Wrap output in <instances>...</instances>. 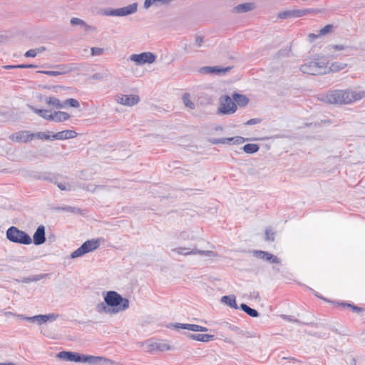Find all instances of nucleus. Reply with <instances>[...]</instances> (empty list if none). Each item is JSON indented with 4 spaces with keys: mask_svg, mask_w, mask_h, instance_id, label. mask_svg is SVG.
Segmentation results:
<instances>
[{
    "mask_svg": "<svg viewBox=\"0 0 365 365\" xmlns=\"http://www.w3.org/2000/svg\"><path fill=\"white\" fill-rule=\"evenodd\" d=\"M33 242L36 245H41L46 242L45 227L43 225L37 227L33 236Z\"/></svg>",
    "mask_w": 365,
    "mask_h": 365,
    "instance_id": "obj_14",
    "label": "nucleus"
},
{
    "mask_svg": "<svg viewBox=\"0 0 365 365\" xmlns=\"http://www.w3.org/2000/svg\"><path fill=\"white\" fill-rule=\"evenodd\" d=\"M250 298L257 299L259 298V294L258 292L253 291L250 294Z\"/></svg>",
    "mask_w": 365,
    "mask_h": 365,
    "instance_id": "obj_54",
    "label": "nucleus"
},
{
    "mask_svg": "<svg viewBox=\"0 0 365 365\" xmlns=\"http://www.w3.org/2000/svg\"><path fill=\"white\" fill-rule=\"evenodd\" d=\"M315 296L317 297L318 298H320V299H322L325 301H327V299L324 297H322L321 295H319V294H318L317 292L314 293Z\"/></svg>",
    "mask_w": 365,
    "mask_h": 365,
    "instance_id": "obj_60",
    "label": "nucleus"
},
{
    "mask_svg": "<svg viewBox=\"0 0 365 365\" xmlns=\"http://www.w3.org/2000/svg\"><path fill=\"white\" fill-rule=\"evenodd\" d=\"M248 140H249L248 138H245L241 136H236V137H232V138H226L225 140L228 141V143L241 144V143H245V141H247Z\"/></svg>",
    "mask_w": 365,
    "mask_h": 365,
    "instance_id": "obj_31",
    "label": "nucleus"
},
{
    "mask_svg": "<svg viewBox=\"0 0 365 365\" xmlns=\"http://www.w3.org/2000/svg\"><path fill=\"white\" fill-rule=\"evenodd\" d=\"M204 42L203 38L202 36H197L195 38V45L197 47H201Z\"/></svg>",
    "mask_w": 365,
    "mask_h": 365,
    "instance_id": "obj_50",
    "label": "nucleus"
},
{
    "mask_svg": "<svg viewBox=\"0 0 365 365\" xmlns=\"http://www.w3.org/2000/svg\"><path fill=\"white\" fill-rule=\"evenodd\" d=\"M138 4L133 3L126 6L118 9V16H126L136 12Z\"/></svg>",
    "mask_w": 365,
    "mask_h": 365,
    "instance_id": "obj_17",
    "label": "nucleus"
},
{
    "mask_svg": "<svg viewBox=\"0 0 365 365\" xmlns=\"http://www.w3.org/2000/svg\"><path fill=\"white\" fill-rule=\"evenodd\" d=\"M259 149L257 144L248 143L243 146L242 150L245 153L248 154H253L257 153Z\"/></svg>",
    "mask_w": 365,
    "mask_h": 365,
    "instance_id": "obj_29",
    "label": "nucleus"
},
{
    "mask_svg": "<svg viewBox=\"0 0 365 365\" xmlns=\"http://www.w3.org/2000/svg\"><path fill=\"white\" fill-rule=\"evenodd\" d=\"M231 69L230 67L222 68L220 66H204L200 68V71L202 73H216V74H225L226 72Z\"/></svg>",
    "mask_w": 365,
    "mask_h": 365,
    "instance_id": "obj_15",
    "label": "nucleus"
},
{
    "mask_svg": "<svg viewBox=\"0 0 365 365\" xmlns=\"http://www.w3.org/2000/svg\"><path fill=\"white\" fill-rule=\"evenodd\" d=\"M96 311L98 313L113 314L112 309L105 301L96 304Z\"/></svg>",
    "mask_w": 365,
    "mask_h": 365,
    "instance_id": "obj_27",
    "label": "nucleus"
},
{
    "mask_svg": "<svg viewBox=\"0 0 365 365\" xmlns=\"http://www.w3.org/2000/svg\"><path fill=\"white\" fill-rule=\"evenodd\" d=\"M338 304L340 306H342V307H350L354 312H360L362 311V309L361 307H359L357 306H355V305L349 304V303L341 302V303H338Z\"/></svg>",
    "mask_w": 365,
    "mask_h": 365,
    "instance_id": "obj_40",
    "label": "nucleus"
},
{
    "mask_svg": "<svg viewBox=\"0 0 365 365\" xmlns=\"http://www.w3.org/2000/svg\"><path fill=\"white\" fill-rule=\"evenodd\" d=\"M281 318H282L283 319H284L287 322H294V323H297L299 324H307V323H303L301 321L293 318V317H292L290 315L282 314Z\"/></svg>",
    "mask_w": 365,
    "mask_h": 365,
    "instance_id": "obj_37",
    "label": "nucleus"
},
{
    "mask_svg": "<svg viewBox=\"0 0 365 365\" xmlns=\"http://www.w3.org/2000/svg\"><path fill=\"white\" fill-rule=\"evenodd\" d=\"M189 337L191 339L202 342H208L215 339L214 335L207 334H191Z\"/></svg>",
    "mask_w": 365,
    "mask_h": 365,
    "instance_id": "obj_20",
    "label": "nucleus"
},
{
    "mask_svg": "<svg viewBox=\"0 0 365 365\" xmlns=\"http://www.w3.org/2000/svg\"><path fill=\"white\" fill-rule=\"evenodd\" d=\"M208 329L207 327L200 326L198 327V331H207Z\"/></svg>",
    "mask_w": 365,
    "mask_h": 365,
    "instance_id": "obj_59",
    "label": "nucleus"
},
{
    "mask_svg": "<svg viewBox=\"0 0 365 365\" xmlns=\"http://www.w3.org/2000/svg\"><path fill=\"white\" fill-rule=\"evenodd\" d=\"M58 187L61 190H71V186L66 183L60 182L58 184Z\"/></svg>",
    "mask_w": 365,
    "mask_h": 365,
    "instance_id": "obj_49",
    "label": "nucleus"
},
{
    "mask_svg": "<svg viewBox=\"0 0 365 365\" xmlns=\"http://www.w3.org/2000/svg\"><path fill=\"white\" fill-rule=\"evenodd\" d=\"M185 51L186 52H188V51H187V46H185Z\"/></svg>",
    "mask_w": 365,
    "mask_h": 365,
    "instance_id": "obj_63",
    "label": "nucleus"
},
{
    "mask_svg": "<svg viewBox=\"0 0 365 365\" xmlns=\"http://www.w3.org/2000/svg\"><path fill=\"white\" fill-rule=\"evenodd\" d=\"M102 14L107 16H118V9H106Z\"/></svg>",
    "mask_w": 365,
    "mask_h": 365,
    "instance_id": "obj_38",
    "label": "nucleus"
},
{
    "mask_svg": "<svg viewBox=\"0 0 365 365\" xmlns=\"http://www.w3.org/2000/svg\"><path fill=\"white\" fill-rule=\"evenodd\" d=\"M6 238L12 242L22 245H30L32 242L31 237L24 231L14 226L10 227L6 231Z\"/></svg>",
    "mask_w": 365,
    "mask_h": 365,
    "instance_id": "obj_5",
    "label": "nucleus"
},
{
    "mask_svg": "<svg viewBox=\"0 0 365 365\" xmlns=\"http://www.w3.org/2000/svg\"><path fill=\"white\" fill-rule=\"evenodd\" d=\"M260 123V120L259 119H258V118H252V119H250L249 120H247L245 124L251 125H255V124H257V123Z\"/></svg>",
    "mask_w": 365,
    "mask_h": 365,
    "instance_id": "obj_52",
    "label": "nucleus"
},
{
    "mask_svg": "<svg viewBox=\"0 0 365 365\" xmlns=\"http://www.w3.org/2000/svg\"><path fill=\"white\" fill-rule=\"evenodd\" d=\"M303 73L309 75H322L327 73V63L325 61H311L300 66Z\"/></svg>",
    "mask_w": 365,
    "mask_h": 365,
    "instance_id": "obj_4",
    "label": "nucleus"
},
{
    "mask_svg": "<svg viewBox=\"0 0 365 365\" xmlns=\"http://www.w3.org/2000/svg\"><path fill=\"white\" fill-rule=\"evenodd\" d=\"M34 138H36L40 140H51V136L50 135V131L46 132H38L36 133H33Z\"/></svg>",
    "mask_w": 365,
    "mask_h": 365,
    "instance_id": "obj_33",
    "label": "nucleus"
},
{
    "mask_svg": "<svg viewBox=\"0 0 365 365\" xmlns=\"http://www.w3.org/2000/svg\"><path fill=\"white\" fill-rule=\"evenodd\" d=\"M70 115L63 111H55L52 113L51 121L54 122H63L69 119Z\"/></svg>",
    "mask_w": 365,
    "mask_h": 365,
    "instance_id": "obj_21",
    "label": "nucleus"
},
{
    "mask_svg": "<svg viewBox=\"0 0 365 365\" xmlns=\"http://www.w3.org/2000/svg\"><path fill=\"white\" fill-rule=\"evenodd\" d=\"M230 329L233 331H235V332H240V329L236 326H234V325H230L229 327Z\"/></svg>",
    "mask_w": 365,
    "mask_h": 365,
    "instance_id": "obj_56",
    "label": "nucleus"
},
{
    "mask_svg": "<svg viewBox=\"0 0 365 365\" xmlns=\"http://www.w3.org/2000/svg\"><path fill=\"white\" fill-rule=\"evenodd\" d=\"M29 108H31V110L32 111H34L36 114L38 115L39 116H41L42 115L43 111L44 110V109H38L31 106H30Z\"/></svg>",
    "mask_w": 365,
    "mask_h": 365,
    "instance_id": "obj_53",
    "label": "nucleus"
},
{
    "mask_svg": "<svg viewBox=\"0 0 365 365\" xmlns=\"http://www.w3.org/2000/svg\"><path fill=\"white\" fill-rule=\"evenodd\" d=\"M332 28H333L332 25H330V24L327 25L319 31V34L320 35L327 34L331 31Z\"/></svg>",
    "mask_w": 365,
    "mask_h": 365,
    "instance_id": "obj_44",
    "label": "nucleus"
},
{
    "mask_svg": "<svg viewBox=\"0 0 365 365\" xmlns=\"http://www.w3.org/2000/svg\"><path fill=\"white\" fill-rule=\"evenodd\" d=\"M37 55V51H35V49H30L29 51H27L24 56L26 57H31V58H34V57H36Z\"/></svg>",
    "mask_w": 365,
    "mask_h": 365,
    "instance_id": "obj_48",
    "label": "nucleus"
},
{
    "mask_svg": "<svg viewBox=\"0 0 365 365\" xmlns=\"http://www.w3.org/2000/svg\"><path fill=\"white\" fill-rule=\"evenodd\" d=\"M252 254L255 257L259 259H264V255H267V252L262 250H253Z\"/></svg>",
    "mask_w": 365,
    "mask_h": 365,
    "instance_id": "obj_43",
    "label": "nucleus"
},
{
    "mask_svg": "<svg viewBox=\"0 0 365 365\" xmlns=\"http://www.w3.org/2000/svg\"><path fill=\"white\" fill-rule=\"evenodd\" d=\"M346 66V63L341 62H334L332 63L329 67L327 66V73L329 71L331 72H337L341 70H343Z\"/></svg>",
    "mask_w": 365,
    "mask_h": 365,
    "instance_id": "obj_28",
    "label": "nucleus"
},
{
    "mask_svg": "<svg viewBox=\"0 0 365 365\" xmlns=\"http://www.w3.org/2000/svg\"><path fill=\"white\" fill-rule=\"evenodd\" d=\"M265 240L271 242L274 240V232L270 228L265 230Z\"/></svg>",
    "mask_w": 365,
    "mask_h": 365,
    "instance_id": "obj_39",
    "label": "nucleus"
},
{
    "mask_svg": "<svg viewBox=\"0 0 365 365\" xmlns=\"http://www.w3.org/2000/svg\"><path fill=\"white\" fill-rule=\"evenodd\" d=\"M46 104H48V106H51L55 108H64V104L63 103V102H61V101L56 98V97H53V96H50V97H47L45 100Z\"/></svg>",
    "mask_w": 365,
    "mask_h": 365,
    "instance_id": "obj_24",
    "label": "nucleus"
},
{
    "mask_svg": "<svg viewBox=\"0 0 365 365\" xmlns=\"http://www.w3.org/2000/svg\"><path fill=\"white\" fill-rule=\"evenodd\" d=\"M57 357L67 361L83 362L89 364H96L101 361H106L102 356L81 354L76 352L63 351L57 354Z\"/></svg>",
    "mask_w": 365,
    "mask_h": 365,
    "instance_id": "obj_3",
    "label": "nucleus"
},
{
    "mask_svg": "<svg viewBox=\"0 0 365 365\" xmlns=\"http://www.w3.org/2000/svg\"><path fill=\"white\" fill-rule=\"evenodd\" d=\"M51 116H52V113L50 110H46V109L43 110V113L41 115V118H43L46 120H51Z\"/></svg>",
    "mask_w": 365,
    "mask_h": 365,
    "instance_id": "obj_45",
    "label": "nucleus"
},
{
    "mask_svg": "<svg viewBox=\"0 0 365 365\" xmlns=\"http://www.w3.org/2000/svg\"><path fill=\"white\" fill-rule=\"evenodd\" d=\"M45 50H46V48L43 46L38 48H35V51H37V54L44 51Z\"/></svg>",
    "mask_w": 365,
    "mask_h": 365,
    "instance_id": "obj_57",
    "label": "nucleus"
},
{
    "mask_svg": "<svg viewBox=\"0 0 365 365\" xmlns=\"http://www.w3.org/2000/svg\"><path fill=\"white\" fill-rule=\"evenodd\" d=\"M56 71H41L39 73L46 74L50 76H57L67 73L69 70L63 65H57L55 66Z\"/></svg>",
    "mask_w": 365,
    "mask_h": 365,
    "instance_id": "obj_18",
    "label": "nucleus"
},
{
    "mask_svg": "<svg viewBox=\"0 0 365 365\" xmlns=\"http://www.w3.org/2000/svg\"><path fill=\"white\" fill-rule=\"evenodd\" d=\"M63 103L64 104V108L66 106H69L73 108H78L80 106L78 101L74 98H68L63 102Z\"/></svg>",
    "mask_w": 365,
    "mask_h": 365,
    "instance_id": "obj_36",
    "label": "nucleus"
},
{
    "mask_svg": "<svg viewBox=\"0 0 365 365\" xmlns=\"http://www.w3.org/2000/svg\"><path fill=\"white\" fill-rule=\"evenodd\" d=\"M140 98L136 95H119L116 97V101L122 105L132 106L136 105Z\"/></svg>",
    "mask_w": 365,
    "mask_h": 365,
    "instance_id": "obj_13",
    "label": "nucleus"
},
{
    "mask_svg": "<svg viewBox=\"0 0 365 365\" xmlns=\"http://www.w3.org/2000/svg\"><path fill=\"white\" fill-rule=\"evenodd\" d=\"M226 140V138H219V139H216L214 140V143H222V144H225V143H228V141L225 140Z\"/></svg>",
    "mask_w": 365,
    "mask_h": 365,
    "instance_id": "obj_55",
    "label": "nucleus"
},
{
    "mask_svg": "<svg viewBox=\"0 0 365 365\" xmlns=\"http://www.w3.org/2000/svg\"><path fill=\"white\" fill-rule=\"evenodd\" d=\"M155 349H158L160 351H165L166 349H168V345L165 344H160V343H153L150 344V350L153 351Z\"/></svg>",
    "mask_w": 365,
    "mask_h": 365,
    "instance_id": "obj_34",
    "label": "nucleus"
},
{
    "mask_svg": "<svg viewBox=\"0 0 365 365\" xmlns=\"http://www.w3.org/2000/svg\"><path fill=\"white\" fill-rule=\"evenodd\" d=\"M317 35H315V34H311L309 35V38H317Z\"/></svg>",
    "mask_w": 365,
    "mask_h": 365,
    "instance_id": "obj_61",
    "label": "nucleus"
},
{
    "mask_svg": "<svg viewBox=\"0 0 365 365\" xmlns=\"http://www.w3.org/2000/svg\"><path fill=\"white\" fill-rule=\"evenodd\" d=\"M103 188V186L101 185H93V184H89L88 185L86 189L88 190V191H91V192H95L96 190H98V189H102Z\"/></svg>",
    "mask_w": 365,
    "mask_h": 365,
    "instance_id": "obj_47",
    "label": "nucleus"
},
{
    "mask_svg": "<svg viewBox=\"0 0 365 365\" xmlns=\"http://www.w3.org/2000/svg\"><path fill=\"white\" fill-rule=\"evenodd\" d=\"M91 55L93 56H99L104 53V48L99 47H92L91 48Z\"/></svg>",
    "mask_w": 365,
    "mask_h": 365,
    "instance_id": "obj_41",
    "label": "nucleus"
},
{
    "mask_svg": "<svg viewBox=\"0 0 365 365\" xmlns=\"http://www.w3.org/2000/svg\"><path fill=\"white\" fill-rule=\"evenodd\" d=\"M36 66L33 64H19L16 65V68H36Z\"/></svg>",
    "mask_w": 365,
    "mask_h": 365,
    "instance_id": "obj_51",
    "label": "nucleus"
},
{
    "mask_svg": "<svg viewBox=\"0 0 365 365\" xmlns=\"http://www.w3.org/2000/svg\"><path fill=\"white\" fill-rule=\"evenodd\" d=\"M100 246L99 240H89L83 242L80 247L71 254L72 259L82 257L86 253L92 252Z\"/></svg>",
    "mask_w": 365,
    "mask_h": 365,
    "instance_id": "obj_6",
    "label": "nucleus"
},
{
    "mask_svg": "<svg viewBox=\"0 0 365 365\" xmlns=\"http://www.w3.org/2000/svg\"><path fill=\"white\" fill-rule=\"evenodd\" d=\"M4 68L5 69L17 68L16 65H6V66H4Z\"/></svg>",
    "mask_w": 365,
    "mask_h": 365,
    "instance_id": "obj_58",
    "label": "nucleus"
},
{
    "mask_svg": "<svg viewBox=\"0 0 365 365\" xmlns=\"http://www.w3.org/2000/svg\"><path fill=\"white\" fill-rule=\"evenodd\" d=\"M104 301L109 305L113 314L123 312L129 307V300L115 291L107 292Z\"/></svg>",
    "mask_w": 365,
    "mask_h": 365,
    "instance_id": "obj_2",
    "label": "nucleus"
},
{
    "mask_svg": "<svg viewBox=\"0 0 365 365\" xmlns=\"http://www.w3.org/2000/svg\"><path fill=\"white\" fill-rule=\"evenodd\" d=\"M20 319L36 322L38 325L46 323L48 321H55L58 318V315L55 314H39L33 317H26L25 315L19 314L17 316Z\"/></svg>",
    "mask_w": 365,
    "mask_h": 365,
    "instance_id": "obj_10",
    "label": "nucleus"
},
{
    "mask_svg": "<svg viewBox=\"0 0 365 365\" xmlns=\"http://www.w3.org/2000/svg\"><path fill=\"white\" fill-rule=\"evenodd\" d=\"M240 309L252 317H257L259 316V313L256 309L250 307L246 304H242Z\"/></svg>",
    "mask_w": 365,
    "mask_h": 365,
    "instance_id": "obj_30",
    "label": "nucleus"
},
{
    "mask_svg": "<svg viewBox=\"0 0 365 365\" xmlns=\"http://www.w3.org/2000/svg\"><path fill=\"white\" fill-rule=\"evenodd\" d=\"M9 138L15 142L27 143L34 139V135L28 130H21L11 134Z\"/></svg>",
    "mask_w": 365,
    "mask_h": 365,
    "instance_id": "obj_12",
    "label": "nucleus"
},
{
    "mask_svg": "<svg viewBox=\"0 0 365 365\" xmlns=\"http://www.w3.org/2000/svg\"><path fill=\"white\" fill-rule=\"evenodd\" d=\"M312 11V10L310 9L288 10L279 13L278 18L282 19L298 18L310 14Z\"/></svg>",
    "mask_w": 365,
    "mask_h": 365,
    "instance_id": "obj_11",
    "label": "nucleus"
},
{
    "mask_svg": "<svg viewBox=\"0 0 365 365\" xmlns=\"http://www.w3.org/2000/svg\"><path fill=\"white\" fill-rule=\"evenodd\" d=\"M198 327L197 324H182V323H176L173 325V327L175 329H187L192 331H198Z\"/></svg>",
    "mask_w": 365,
    "mask_h": 365,
    "instance_id": "obj_26",
    "label": "nucleus"
},
{
    "mask_svg": "<svg viewBox=\"0 0 365 365\" xmlns=\"http://www.w3.org/2000/svg\"><path fill=\"white\" fill-rule=\"evenodd\" d=\"M365 97V91L335 90L325 96V101L333 104H349Z\"/></svg>",
    "mask_w": 365,
    "mask_h": 365,
    "instance_id": "obj_1",
    "label": "nucleus"
},
{
    "mask_svg": "<svg viewBox=\"0 0 365 365\" xmlns=\"http://www.w3.org/2000/svg\"><path fill=\"white\" fill-rule=\"evenodd\" d=\"M221 302L233 309H238L236 298L234 295L223 296L221 299Z\"/></svg>",
    "mask_w": 365,
    "mask_h": 365,
    "instance_id": "obj_25",
    "label": "nucleus"
},
{
    "mask_svg": "<svg viewBox=\"0 0 365 365\" xmlns=\"http://www.w3.org/2000/svg\"><path fill=\"white\" fill-rule=\"evenodd\" d=\"M130 60L136 63V65L142 66L145 63H153L156 60V56L152 52H143L139 54H132Z\"/></svg>",
    "mask_w": 365,
    "mask_h": 365,
    "instance_id": "obj_9",
    "label": "nucleus"
},
{
    "mask_svg": "<svg viewBox=\"0 0 365 365\" xmlns=\"http://www.w3.org/2000/svg\"><path fill=\"white\" fill-rule=\"evenodd\" d=\"M237 110V105L233 98L229 96H224L220 98L218 113L224 115L234 113Z\"/></svg>",
    "mask_w": 365,
    "mask_h": 365,
    "instance_id": "obj_8",
    "label": "nucleus"
},
{
    "mask_svg": "<svg viewBox=\"0 0 365 365\" xmlns=\"http://www.w3.org/2000/svg\"><path fill=\"white\" fill-rule=\"evenodd\" d=\"M70 23L72 26H81L86 31H93L94 28L91 26L88 25L84 21L79 18H71Z\"/></svg>",
    "mask_w": 365,
    "mask_h": 365,
    "instance_id": "obj_22",
    "label": "nucleus"
},
{
    "mask_svg": "<svg viewBox=\"0 0 365 365\" xmlns=\"http://www.w3.org/2000/svg\"><path fill=\"white\" fill-rule=\"evenodd\" d=\"M107 78V74L105 73H96L92 76L91 78L98 81H103Z\"/></svg>",
    "mask_w": 365,
    "mask_h": 365,
    "instance_id": "obj_42",
    "label": "nucleus"
},
{
    "mask_svg": "<svg viewBox=\"0 0 365 365\" xmlns=\"http://www.w3.org/2000/svg\"><path fill=\"white\" fill-rule=\"evenodd\" d=\"M77 133L74 130H66L58 132L51 136V140H67L76 137Z\"/></svg>",
    "mask_w": 365,
    "mask_h": 365,
    "instance_id": "obj_16",
    "label": "nucleus"
},
{
    "mask_svg": "<svg viewBox=\"0 0 365 365\" xmlns=\"http://www.w3.org/2000/svg\"><path fill=\"white\" fill-rule=\"evenodd\" d=\"M0 365H15L13 363H1Z\"/></svg>",
    "mask_w": 365,
    "mask_h": 365,
    "instance_id": "obj_62",
    "label": "nucleus"
},
{
    "mask_svg": "<svg viewBox=\"0 0 365 365\" xmlns=\"http://www.w3.org/2000/svg\"><path fill=\"white\" fill-rule=\"evenodd\" d=\"M232 98L234 102L241 107H245L249 103L248 98L245 95L234 93L232 95Z\"/></svg>",
    "mask_w": 365,
    "mask_h": 365,
    "instance_id": "obj_23",
    "label": "nucleus"
},
{
    "mask_svg": "<svg viewBox=\"0 0 365 365\" xmlns=\"http://www.w3.org/2000/svg\"><path fill=\"white\" fill-rule=\"evenodd\" d=\"M264 259L266 261L270 262L272 263H276V264L280 263L279 258H278L277 256H275L269 252H267V255H264Z\"/></svg>",
    "mask_w": 365,
    "mask_h": 365,
    "instance_id": "obj_35",
    "label": "nucleus"
},
{
    "mask_svg": "<svg viewBox=\"0 0 365 365\" xmlns=\"http://www.w3.org/2000/svg\"><path fill=\"white\" fill-rule=\"evenodd\" d=\"M255 4L253 3H244L235 6L232 9L233 13H245L252 11L255 9Z\"/></svg>",
    "mask_w": 365,
    "mask_h": 365,
    "instance_id": "obj_19",
    "label": "nucleus"
},
{
    "mask_svg": "<svg viewBox=\"0 0 365 365\" xmlns=\"http://www.w3.org/2000/svg\"><path fill=\"white\" fill-rule=\"evenodd\" d=\"M182 102L185 104V106L190 109H194L195 108V103L190 100V94L185 93L182 96Z\"/></svg>",
    "mask_w": 365,
    "mask_h": 365,
    "instance_id": "obj_32",
    "label": "nucleus"
},
{
    "mask_svg": "<svg viewBox=\"0 0 365 365\" xmlns=\"http://www.w3.org/2000/svg\"><path fill=\"white\" fill-rule=\"evenodd\" d=\"M173 252H174L178 255H185V256L192 255H199L201 256L214 257L218 256V254L213 251H210V250L204 251V250H197L196 248L191 249L189 247H182L174 248V249H173Z\"/></svg>",
    "mask_w": 365,
    "mask_h": 365,
    "instance_id": "obj_7",
    "label": "nucleus"
},
{
    "mask_svg": "<svg viewBox=\"0 0 365 365\" xmlns=\"http://www.w3.org/2000/svg\"><path fill=\"white\" fill-rule=\"evenodd\" d=\"M40 279H41V277L39 276H32V277L24 278L22 282H25V283H29V282H31L38 281Z\"/></svg>",
    "mask_w": 365,
    "mask_h": 365,
    "instance_id": "obj_46",
    "label": "nucleus"
}]
</instances>
